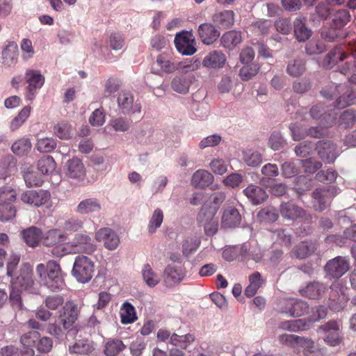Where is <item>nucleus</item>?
I'll use <instances>...</instances> for the list:
<instances>
[{
  "label": "nucleus",
  "instance_id": "obj_1",
  "mask_svg": "<svg viewBox=\"0 0 356 356\" xmlns=\"http://www.w3.org/2000/svg\"><path fill=\"white\" fill-rule=\"evenodd\" d=\"M36 273L44 286L51 291H60L65 285L64 273L56 261L50 260L46 265L38 264Z\"/></svg>",
  "mask_w": 356,
  "mask_h": 356
},
{
  "label": "nucleus",
  "instance_id": "obj_2",
  "mask_svg": "<svg viewBox=\"0 0 356 356\" xmlns=\"http://www.w3.org/2000/svg\"><path fill=\"white\" fill-rule=\"evenodd\" d=\"M95 270V264L89 257L83 255L75 258L72 274L80 283H87L92 277Z\"/></svg>",
  "mask_w": 356,
  "mask_h": 356
},
{
  "label": "nucleus",
  "instance_id": "obj_3",
  "mask_svg": "<svg viewBox=\"0 0 356 356\" xmlns=\"http://www.w3.org/2000/svg\"><path fill=\"white\" fill-rule=\"evenodd\" d=\"M13 288L25 291L31 294H38L39 289L33 279L32 270L28 265H24L19 271V275L13 282Z\"/></svg>",
  "mask_w": 356,
  "mask_h": 356
},
{
  "label": "nucleus",
  "instance_id": "obj_4",
  "mask_svg": "<svg viewBox=\"0 0 356 356\" xmlns=\"http://www.w3.org/2000/svg\"><path fill=\"white\" fill-rule=\"evenodd\" d=\"M337 194V189L334 186L316 188L312 193L314 208L319 211L325 210Z\"/></svg>",
  "mask_w": 356,
  "mask_h": 356
},
{
  "label": "nucleus",
  "instance_id": "obj_5",
  "mask_svg": "<svg viewBox=\"0 0 356 356\" xmlns=\"http://www.w3.org/2000/svg\"><path fill=\"white\" fill-rule=\"evenodd\" d=\"M24 79L28 83L26 88V97L29 100H33L37 90L43 86L45 80L44 76L40 70L27 69L24 74Z\"/></svg>",
  "mask_w": 356,
  "mask_h": 356
},
{
  "label": "nucleus",
  "instance_id": "obj_6",
  "mask_svg": "<svg viewBox=\"0 0 356 356\" xmlns=\"http://www.w3.org/2000/svg\"><path fill=\"white\" fill-rule=\"evenodd\" d=\"M329 308L336 312H340L346 307L348 297L346 289L339 284L334 283L330 286L329 294Z\"/></svg>",
  "mask_w": 356,
  "mask_h": 356
},
{
  "label": "nucleus",
  "instance_id": "obj_7",
  "mask_svg": "<svg viewBox=\"0 0 356 356\" xmlns=\"http://www.w3.org/2000/svg\"><path fill=\"white\" fill-rule=\"evenodd\" d=\"M117 102L119 109L124 115L140 113L141 111L140 104L134 100L133 94L129 91H121L118 95Z\"/></svg>",
  "mask_w": 356,
  "mask_h": 356
},
{
  "label": "nucleus",
  "instance_id": "obj_8",
  "mask_svg": "<svg viewBox=\"0 0 356 356\" xmlns=\"http://www.w3.org/2000/svg\"><path fill=\"white\" fill-rule=\"evenodd\" d=\"M186 271L183 265L175 264H168L163 270V280L168 287L179 284L186 277Z\"/></svg>",
  "mask_w": 356,
  "mask_h": 356
},
{
  "label": "nucleus",
  "instance_id": "obj_9",
  "mask_svg": "<svg viewBox=\"0 0 356 356\" xmlns=\"http://www.w3.org/2000/svg\"><path fill=\"white\" fill-rule=\"evenodd\" d=\"M79 310L77 305L73 301H67L58 312L59 323L64 328H70L78 318Z\"/></svg>",
  "mask_w": 356,
  "mask_h": 356
},
{
  "label": "nucleus",
  "instance_id": "obj_10",
  "mask_svg": "<svg viewBox=\"0 0 356 356\" xmlns=\"http://www.w3.org/2000/svg\"><path fill=\"white\" fill-rule=\"evenodd\" d=\"M197 221L204 226L207 236H213L218 229V220L213 211H207V207L204 205L197 216Z\"/></svg>",
  "mask_w": 356,
  "mask_h": 356
},
{
  "label": "nucleus",
  "instance_id": "obj_11",
  "mask_svg": "<svg viewBox=\"0 0 356 356\" xmlns=\"http://www.w3.org/2000/svg\"><path fill=\"white\" fill-rule=\"evenodd\" d=\"M51 199V193L46 190H30L21 195L22 201L35 207H41L47 203Z\"/></svg>",
  "mask_w": 356,
  "mask_h": 356
},
{
  "label": "nucleus",
  "instance_id": "obj_12",
  "mask_svg": "<svg viewBox=\"0 0 356 356\" xmlns=\"http://www.w3.org/2000/svg\"><path fill=\"white\" fill-rule=\"evenodd\" d=\"M280 309L282 313L293 317H298L308 312L309 305L307 302L300 299H287L282 302Z\"/></svg>",
  "mask_w": 356,
  "mask_h": 356
},
{
  "label": "nucleus",
  "instance_id": "obj_13",
  "mask_svg": "<svg viewBox=\"0 0 356 356\" xmlns=\"http://www.w3.org/2000/svg\"><path fill=\"white\" fill-rule=\"evenodd\" d=\"M280 212L284 220L289 221H295L300 218L307 220L309 217L302 207L292 202H282L280 207Z\"/></svg>",
  "mask_w": 356,
  "mask_h": 356
},
{
  "label": "nucleus",
  "instance_id": "obj_14",
  "mask_svg": "<svg viewBox=\"0 0 356 356\" xmlns=\"http://www.w3.org/2000/svg\"><path fill=\"white\" fill-rule=\"evenodd\" d=\"M95 238L97 241H103L106 248L113 250L120 243V238L117 234L111 228L103 227L95 233Z\"/></svg>",
  "mask_w": 356,
  "mask_h": 356
},
{
  "label": "nucleus",
  "instance_id": "obj_15",
  "mask_svg": "<svg viewBox=\"0 0 356 356\" xmlns=\"http://www.w3.org/2000/svg\"><path fill=\"white\" fill-rule=\"evenodd\" d=\"M325 269L331 277L339 278L348 270L349 263L345 258L337 257L329 261L325 265Z\"/></svg>",
  "mask_w": 356,
  "mask_h": 356
},
{
  "label": "nucleus",
  "instance_id": "obj_16",
  "mask_svg": "<svg viewBox=\"0 0 356 356\" xmlns=\"http://www.w3.org/2000/svg\"><path fill=\"white\" fill-rule=\"evenodd\" d=\"M66 175L79 181L83 180L86 170L83 162L78 158H73L67 161L65 165Z\"/></svg>",
  "mask_w": 356,
  "mask_h": 356
},
{
  "label": "nucleus",
  "instance_id": "obj_17",
  "mask_svg": "<svg viewBox=\"0 0 356 356\" xmlns=\"http://www.w3.org/2000/svg\"><path fill=\"white\" fill-rule=\"evenodd\" d=\"M293 33L299 42H304L312 35V31L307 26V18L303 16L297 17L293 22Z\"/></svg>",
  "mask_w": 356,
  "mask_h": 356
},
{
  "label": "nucleus",
  "instance_id": "obj_18",
  "mask_svg": "<svg viewBox=\"0 0 356 356\" xmlns=\"http://www.w3.org/2000/svg\"><path fill=\"white\" fill-rule=\"evenodd\" d=\"M226 60V56L222 51L213 50L204 57L202 65L208 69H220L223 67Z\"/></svg>",
  "mask_w": 356,
  "mask_h": 356
},
{
  "label": "nucleus",
  "instance_id": "obj_19",
  "mask_svg": "<svg viewBox=\"0 0 356 356\" xmlns=\"http://www.w3.org/2000/svg\"><path fill=\"white\" fill-rule=\"evenodd\" d=\"M197 33L201 41L207 45L213 44L220 36V31L210 23L200 24Z\"/></svg>",
  "mask_w": 356,
  "mask_h": 356
},
{
  "label": "nucleus",
  "instance_id": "obj_20",
  "mask_svg": "<svg viewBox=\"0 0 356 356\" xmlns=\"http://www.w3.org/2000/svg\"><path fill=\"white\" fill-rule=\"evenodd\" d=\"M102 209L100 201L95 197L86 198L76 206L75 212L80 215H90L99 213Z\"/></svg>",
  "mask_w": 356,
  "mask_h": 356
},
{
  "label": "nucleus",
  "instance_id": "obj_21",
  "mask_svg": "<svg viewBox=\"0 0 356 356\" xmlns=\"http://www.w3.org/2000/svg\"><path fill=\"white\" fill-rule=\"evenodd\" d=\"M175 44L177 51L183 55L191 56L197 51L193 40H191L185 33L176 34Z\"/></svg>",
  "mask_w": 356,
  "mask_h": 356
},
{
  "label": "nucleus",
  "instance_id": "obj_22",
  "mask_svg": "<svg viewBox=\"0 0 356 356\" xmlns=\"http://www.w3.org/2000/svg\"><path fill=\"white\" fill-rule=\"evenodd\" d=\"M243 193L254 205L262 204L268 197V193L263 188L254 184H250L245 188Z\"/></svg>",
  "mask_w": 356,
  "mask_h": 356
},
{
  "label": "nucleus",
  "instance_id": "obj_23",
  "mask_svg": "<svg viewBox=\"0 0 356 356\" xmlns=\"http://www.w3.org/2000/svg\"><path fill=\"white\" fill-rule=\"evenodd\" d=\"M22 236L25 243L31 248H35L39 245L42 238V230L40 227L31 226L21 231Z\"/></svg>",
  "mask_w": 356,
  "mask_h": 356
},
{
  "label": "nucleus",
  "instance_id": "obj_24",
  "mask_svg": "<svg viewBox=\"0 0 356 356\" xmlns=\"http://www.w3.org/2000/svg\"><path fill=\"white\" fill-rule=\"evenodd\" d=\"M195 80V76L193 74L177 75L172 79L171 81V88L176 92L186 94L189 91L190 86Z\"/></svg>",
  "mask_w": 356,
  "mask_h": 356
},
{
  "label": "nucleus",
  "instance_id": "obj_25",
  "mask_svg": "<svg viewBox=\"0 0 356 356\" xmlns=\"http://www.w3.org/2000/svg\"><path fill=\"white\" fill-rule=\"evenodd\" d=\"M320 157L327 163L333 162L337 157L336 145L330 141H319L316 145Z\"/></svg>",
  "mask_w": 356,
  "mask_h": 356
},
{
  "label": "nucleus",
  "instance_id": "obj_26",
  "mask_svg": "<svg viewBox=\"0 0 356 356\" xmlns=\"http://www.w3.org/2000/svg\"><path fill=\"white\" fill-rule=\"evenodd\" d=\"M326 289V286L323 283L312 282L300 289V293L302 296L309 299L318 300L325 293Z\"/></svg>",
  "mask_w": 356,
  "mask_h": 356
},
{
  "label": "nucleus",
  "instance_id": "obj_27",
  "mask_svg": "<svg viewBox=\"0 0 356 356\" xmlns=\"http://www.w3.org/2000/svg\"><path fill=\"white\" fill-rule=\"evenodd\" d=\"M316 249V245L312 241L301 242L291 250L290 257L293 259H305L314 252Z\"/></svg>",
  "mask_w": 356,
  "mask_h": 356
},
{
  "label": "nucleus",
  "instance_id": "obj_28",
  "mask_svg": "<svg viewBox=\"0 0 356 356\" xmlns=\"http://www.w3.org/2000/svg\"><path fill=\"white\" fill-rule=\"evenodd\" d=\"M18 48L15 42L8 43L2 51V63L8 67H14L17 63Z\"/></svg>",
  "mask_w": 356,
  "mask_h": 356
},
{
  "label": "nucleus",
  "instance_id": "obj_29",
  "mask_svg": "<svg viewBox=\"0 0 356 356\" xmlns=\"http://www.w3.org/2000/svg\"><path fill=\"white\" fill-rule=\"evenodd\" d=\"M348 56V54L344 52L341 47H336L325 56L323 62V67L331 69L339 61L346 59Z\"/></svg>",
  "mask_w": 356,
  "mask_h": 356
},
{
  "label": "nucleus",
  "instance_id": "obj_30",
  "mask_svg": "<svg viewBox=\"0 0 356 356\" xmlns=\"http://www.w3.org/2000/svg\"><path fill=\"white\" fill-rule=\"evenodd\" d=\"M213 181V176L205 170H198L193 175L191 184L197 188H205Z\"/></svg>",
  "mask_w": 356,
  "mask_h": 356
},
{
  "label": "nucleus",
  "instance_id": "obj_31",
  "mask_svg": "<svg viewBox=\"0 0 356 356\" xmlns=\"http://www.w3.org/2000/svg\"><path fill=\"white\" fill-rule=\"evenodd\" d=\"M72 244L76 247H79L81 251L88 254L94 252L96 250V246L93 243L92 238L86 234H76L72 241Z\"/></svg>",
  "mask_w": 356,
  "mask_h": 356
},
{
  "label": "nucleus",
  "instance_id": "obj_32",
  "mask_svg": "<svg viewBox=\"0 0 356 356\" xmlns=\"http://www.w3.org/2000/svg\"><path fill=\"white\" fill-rule=\"evenodd\" d=\"M42 243L47 247H52L62 243L66 240V236L57 229H52L45 234L42 233Z\"/></svg>",
  "mask_w": 356,
  "mask_h": 356
},
{
  "label": "nucleus",
  "instance_id": "obj_33",
  "mask_svg": "<svg viewBox=\"0 0 356 356\" xmlns=\"http://www.w3.org/2000/svg\"><path fill=\"white\" fill-rule=\"evenodd\" d=\"M241 215L234 207H228L224 211L222 217V225L226 227H234L241 222Z\"/></svg>",
  "mask_w": 356,
  "mask_h": 356
},
{
  "label": "nucleus",
  "instance_id": "obj_34",
  "mask_svg": "<svg viewBox=\"0 0 356 356\" xmlns=\"http://www.w3.org/2000/svg\"><path fill=\"white\" fill-rule=\"evenodd\" d=\"M242 42L241 33L236 31H229L220 38L222 45L228 49H233Z\"/></svg>",
  "mask_w": 356,
  "mask_h": 356
},
{
  "label": "nucleus",
  "instance_id": "obj_35",
  "mask_svg": "<svg viewBox=\"0 0 356 356\" xmlns=\"http://www.w3.org/2000/svg\"><path fill=\"white\" fill-rule=\"evenodd\" d=\"M278 328L289 332H298L309 329V323L306 319H296L281 321Z\"/></svg>",
  "mask_w": 356,
  "mask_h": 356
},
{
  "label": "nucleus",
  "instance_id": "obj_36",
  "mask_svg": "<svg viewBox=\"0 0 356 356\" xmlns=\"http://www.w3.org/2000/svg\"><path fill=\"white\" fill-rule=\"evenodd\" d=\"M212 20L219 27L228 29L234 23V14L232 10L217 13L213 15Z\"/></svg>",
  "mask_w": 356,
  "mask_h": 356
},
{
  "label": "nucleus",
  "instance_id": "obj_37",
  "mask_svg": "<svg viewBox=\"0 0 356 356\" xmlns=\"http://www.w3.org/2000/svg\"><path fill=\"white\" fill-rule=\"evenodd\" d=\"M141 273L144 282L149 287H154L161 281L160 276L148 264L143 266Z\"/></svg>",
  "mask_w": 356,
  "mask_h": 356
},
{
  "label": "nucleus",
  "instance_id": "obj_38",
  "mask_svg": "<svg viewBox=\"0 0 356 356\" xmlns=\"http://www.w3.org/2000/svg\"><path fill=\"white\" fill-rule=\"evenodd\" d=\"M350 19V15L347 10L341 9L337 11L332 16V28L339 29L345 26Z\"/></svg>",
  "mask_w": 356,
  "mask_h": 356
},
{
  "label": "nucleus",
  "instance_id": "obj_39",
  "mask_svg": "<svg viewBox=\"0 0 356 356\" xmlns=\"http://www.w3.org/2000/svg\"><path fill=\"white\" fill-rule=\"evenodd\" d=\"M305 71V63L302 59L295 58L289 61L286 72L291 76H301Z\"/></svg>",
  "mask_w": 356,
  "mask_h": 356
},
{
  "label": "nucleus",
  "instance_id": "obj_40",
  "mask_svg": "<svg viewBox=\"0 0 356 356\" xmlns=\"http://www.w3.org/2000/svg\"><path fill=\"white\" fill-rule=\"evenodd\" d=\"M54 132L57 137L62 140H69L73 136L71 124L65 121L56 124L54 127Z\"/></svg>",
  "mask_w": 356,
  "mask_h": 356
},
{
  "label": "nucleus",
  "instance_id": "obj_41",
  "mask_svg": "<svg viewBox=\"0 0 356 356\" xmlns=\"http://www.w3.org/2000/svg\"><path fill=\"white\" fill-rule=\"evenodd\" d=\"M31 147V143L29 139L22 138L16 140L13 144L11 149L15 154L23 156L30 152Z\"/></svg>",
  "mask_w": 356,
  "mask_h": 356
},
{
  "label": "nucleus",
  "instance_id": "obj_42",
  "mask_svg": "<svg viewBox=\"0 0 356 356\" xmlns=\"http://www.w3.org/2000/svg\"><path fill=\"white\" fill-rule=\"evenodd\" d=\"M94 350L92 345L86 340H79L74 345L70 346L69 351L70 353L87 355Z\"/></svg>",
  "mask_w": 356,
  "mask_h": 356
},
{
  "label": "nucleus",
  "instance_id": "obj_43",
  "mask_svg": "<svg viewBox=\"0 0 356 356\" xmlns=\"http://www.w3.org/2000/svg\"><path fill=\"white\" fill-rule=\"evenodd\" d=\"M38 169L43 175H49L53 172L56 168V162L52 156H42L38 161Z\"/></svg>",
  "mask_w": 356,
  "mask_h": 356
},
{
  "label": "nucleus",
  "instance_id": "obj_44",
  "mask_svg": "<svg viewBox=\"0 0 356 356\" xmlns=\"http://www.w3.org/2000/svg\"><path fill=\"white\" fill-rule=\"evenodd\" d=\"M125 348L121 340L111 339L105 344L104 353L106 356H116Z\"/></svg>",
  "mask_w": 356,
  "mask_h": 356
},
{
  "label": "nucleus",
  "instance_id": "obj_45",
  "mask_svg": "<svg viewBox=\"0 0 356 356\" xmlns=\"http://www.w3.org/2000/svg\"><path fill=\"white\" fill-rule=\"evenodd\" d=\"M120 317L123 324L133 323L136 319L134 307L129 302L124 303L120 309Z\"/></svg>",
  "mask_w": 356,
  "mask_h": 356
},
{
  "label": "nucleus",
  "instance_id": "obj_46",
  "mask_svg": "<svg viewBox=\"0 0 356 356\" xmlns=\"http://www.w3.org/2000/svg\"><path fill=\"white\" fill-rule=\"evenodd\" d=\"M257 217L260 222H273L278 219L279 215L273 207H267L261 209Z\"/></svg>",
  "mask_w": 356,
  "mask_h": 356
},
{
  "label": "nucleus",
  "instance_id": "obj_47",
  "mask_svg": "<svg viewBox=\"0 0 356 356\" xmlns=\"http://www.w3.org/2000/svg\"><path fill=\"white\" fill-rule=\"evenodd\" d=\"M356 102V93L352 90H348L336 101L334 107L341 109L354 104Z\"/></svg>",
  "mask_w": 356,
  "mask_h": 356
},
{
  "label": "nucleus",
  "instance_id": "obj_48",
  "mask_svg": "<svg viewBox=\"0 0 356 356\" xmlns=\"http://www.w3.org/2000/svg\"><path fill=\"white\" fill-rule=\"evenodd\" d=\"M109 124L115 131L124 132L129 129L132 120L125 117H118L110 120Z\"/></svg>",
  "mask_w": 356,
  "mask_h": 356
},
{
  "label": "nucleus",
  "instance_id": "obj_49",
  "mask_svg": "<svg viewBox=\"0 0 356 356\" xmlns=\"http://www.w3.org/2000/svg\"><path fill=\"white\" fill-rule=\"evenodd\" d=\"M343 238L356 241V224L344 230L343 236H331L329 240L334 241L338 245L342 246L345 243Z\"/></svg>",
  "mask_w": 356,
  "mask_h": 356
},
{
  "label": "nucleus",
  "instance_id": "obj_50",
  "mask_svg": "<svg viewBox=\"0 0 356 356\" xmlns=\"http://www.w3.org/2000/svg\"><path fill=\"white\" fill-rule=\"evenodd\" d=\"M30 107H24L11 121L10 128L12 131L17 130L27 120L30 115Z\"/></svg>",
  "mask_w": 356,
  "mask_h": 356
},
{
  "label": "nucleus",
  "instance_id": "obj_51",
  "mask_svg": "<svg viewBox=\"0 0 356 356\" xmlns=\"http://www.w3.org/2000/svg\"><path fill=\"white\" fill-rule=\"evenodd\" d=\"M163 220V213L161 209H156L153 212L147 226L148 232L153 234L157 228L160 227Z\"/></svg>",
  "mask_w": 356,
  "mask_h": 356
},
{
  "label": "nucleus",
  "instance_id": "obj_52",
  "mask_svg": "<svg viewBox=\"0 0 356 356\" xmlns=\"http://www.w3.org/2000/svg\"><path fill=\"white\" fill-rule=\"evenodd\" d=\"M23 177L26 186L30 187L38 186L42 183L41 177L34 172L32 168H29L26 170H24Z\"/></svg>",
  "mask_w": 356,
  "mask_h": 356
},
{
  "label": "nucleus",
  "instance_id": "obj_53",
  "mask_svg": "<svg viewBox=\"0 0 356 356\" xmlns=\"http://www.w3.org/2000/svg\"><path fill=\"white\" fill-rule=\"evenodd\" d=\"M193 341L194 337L191 334L179 336L177 334H173L170 337V343L181 348H186Z\"/></svg>",
  "mask_w": 356,
  "mask_h": 356
},
{
  "label": "nucleus",
  "instance_id": "obj_54",
  "mask_svg": "<svg viewBox=\"0 0 356 356\" xmlns=\"http://www.w3.org/2000/svg\"><path fill=\"white\" fill-rule=\"evenodd\" d=\"M56 147V142L52 138H42L38 140L36 149L40 152H50Z\"/></svg>",
  "mask_w": 356,
  "mask_h": 356
},
{
  "label": "nucleus",
  "instance_id": "obj_55",
  "mask_svg": "<svg viewBox=\"0 0 356 356\" xmlns=\"http://www.w3.org/2000/svg\"><path fill=\"white\" fill-rule=\"evenodd\" d=\"M259 67L256 63H251L243 66L239 72L242 80L248 81L254 76L259 72Z\"/></svg>",
  "mask_w": 356,
  "mask_h": 356
},
{
  "label": "nucleus",
  "instance_id": "obj_56",
  "mask_svg": "<svg viewBox=\"0 0 356 356\" xmlns=\"http://www.w3.org/2000/svg\"><path fill=\"white\" fill-rule=\"evenodd\" d=\"M155 64L166 73H172L177 70L176 65L163 54L157 56Z\"/></svg>",
  "mask_w": 356,
  "mask_h": 356
},
{
  "label": "nucleus",
  "instance_id": "obj_57",
  "mask_svg": "<svg viewBox=\"0 0 356 356\" xmlns=\"http://www.w3.org/2000/svg\"><path fill=\"white\" fill-rule=\"evenodd\" d=\"M243 160L248 165L255 167L262 162V156L258 152L248 150L243 152Z\"/></svg>",
  "mask_w": 356,
  "mask_h": 356
},
{
  "label": "nucleus",
  "instance_id": "obj_58",
  "mask_svg": "<svg viewBox=\"0 0 356 356\" xmlns=\"http://www.w3.org/2000/svg\"><path fill=\"white\" fill-rule=\"evenodd\" d=\"M16 209L12 204H0V220L7 221L15 217Z\"/></svg>",
  "mask_w": 356,
  "mask_h": 356
},
{
  "label": "nucleus",
  "instance_id": "obj_59",
  "mask_svg": "<svg viewBox=\"0 0 356 356\" xmlns=\"http://www.w3.org/2000/svg\"><path fill=\"white\" fill-rule=\"evenodd\" d=\"M356 122V111L348 109L345 111L339 118V124L345 128L354 124Z\"/></svg>",
  "mask_w": 356,
  "mask_h": 356
},
{
  "label": "nucleus",
  "instance_id": "obj_60",
  "mask_svg": "<svg viewBox=\"0 0 356 356\" xmlns=\"http://www.w3.org/2000/svg\"><path fill=\"white\" fill-rule=\"evenodd\" d=\"M274 26L277 31L284 35L289 34L292 30L291 20L286 17H280L276 19Z\"/></svg>",
  "mask_w": 356,
  "mask_h": 356
},
{
  "label": "nucleus",
  "instance_id": "obj_61",
  "mask_svg": "<svg viewBox=\"0 0 356 356\" xmlns=\"http://www.w3.org/2000/svg\"><path fill=\"white\" fill-rule=\"evenodd\" d=\"M68 329L69 328H64L61 324H57L56 323H49L47 327V332L59 340L64 339L65 330Z\"/></svg>",
  "mask_w": 356,
  "mask_h": 356
},
{
  "label": "nucleus",
  "instance_id": "obj_62",
  "mask_svg": "<svg viewBox=\"0 0 356 356\" xmlns=\"http://www.w3.org/2000/svg\"><path fill=\"white\" fill-rule=\"evenodd\" d=\"M239 252L241 257L244 259H252L259 261L261 259V255L255 251L251 250L250 245L248 243L242 244L239 247Z\"/></svg>",
  "mask_w": 356,
  "mask_h": 356
},
{
  "label": "nucleus",
  "instance_id": "obj_63",
  "mask_svg": "<svg viewBox=\"0 0 356 356\" xmlns=\"http://www.w3.org/2000/svg\"><path fill=\"white\" fill-rule=\"evenodd\" d=\"M273 237L277 243L284 246L289 247L291 244V235L285 229H276L273 232Z\"/></svg>",
  "mask_w": 356,
  "mask_h": 356
},
{
  "label": "nucleus",
  "instance_id": "obj_64",
  "mask_svg": "<svg viewBox=\"0 0 356 356\" xmlns=\"http://www.w3.org/2000/svg\"><path fill=\"white\" fill-rule=\"evenodd\" d=\"M64 303V298L60 295L49 296L44 300L47 308L51 310H56Z\"/></svg>",
  "mask_w": 356,
  "mask_h": 356
}]
</instances>
